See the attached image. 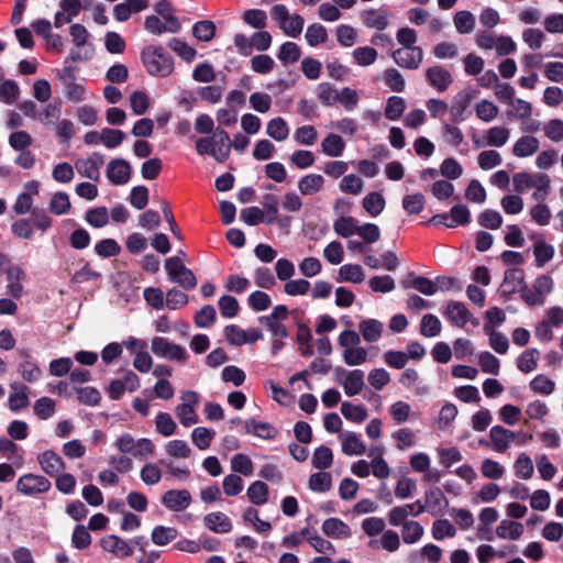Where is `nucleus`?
<instances>
[{
    "instance_id": "1",
    "label": "nucleus",
    "mask_w": 563,
    "mask_h": 563,
    "mask_svg": "<svg viewBox=\"0 0 563 563\" xmlns=\"http://www.w3.org/2000/svg\"><path fill=\"white\" fill-rule=\"evenodd\" d=\"M142 62L151 76L167 77L174 69L173 57L161 46H147L142 51Z\"/></svg>"
},
{
    "instance_id": "2",
    "label": "nucleus",
    "mask_w": 563,
    "mask_h": 563,
    "mask_svg": "<svg viewBox=\"0 0 563 563\" xmlns=\"http://www.w3.org/2000/svg\"><path fill=\"white\" fill-rule=\"evenodd\" d=\"M69 35L71 36L74 47L66 58V64L68 62L82 63L91 59L95 54V48L92 43L89 42V32L85 25L80 23L73 24L69 27Z\"/></svg>"
},
{
    "instance_id": "3",
    "label": "nucleus",
    "mask_w": 563,
    "mask_h": 563,
    "mask_svg": "<svg viewBox=\"0 0 563 563\" xmlns=\"http://www.w3.org/2000/svg\"><path fill=\"white\" fill-rule=\"evenodd\" d=\"M151 350L157 357L169 362L185 363L189 357V354L184 346L163 336H155L152 339Z\"/></svg>"
},
{
    "instance_id": "4",
    "label": "nucleus",
    "mask_w": 563,
    "mask_h": 563,
    "mask_svg": "<svg viewBox=\"0 0 563 563\" xmlns=\"http://www.w3.org/2000/svg\"><path fill=\"white\" fill-rule=\"evenodd\" d=\"M165 269L168 279L178 284L184 289H194L197 286V278L191 269L187 268L178 256H172L165 262Z\"/></svg>"
},
{
    "instance_id": "5",
    "label": "nucleus",
    "mask_w": 563,
    "mask_h": 563,
    "mask_svg": "<svg viewBox=\"0 0 563 563\" xmlns=\"http://www.w3.org/2000/svg\"><path fill=\"white\" fill-rule=\"evenodd\" d=\"M52 487L51 482L43 475L27 473L19 477L15 489L23 496H36L47 493Z\"/></svg>"
},
{
    "instance_id": "6",
    "label": "nucleus",
    "mask_w": 563,
    "mask_h": 563,
    "mask_svg": "<svg viewBox=\"0 0 563 563\" xmlns=\"http://www.w3.org/2000/svg\"><path fill=\"white\" fill-rule=\"evenodd\" d=\"M474 97L475 90L471 88L463 89L453 97L450 114L454 123H461L468 118V107Z\"/></svg>"
},
{
    "instance_id": "7",
    "label": "nucleus",
    "mask_w": 563,
    "mask_h": 563,
    "mask_svg": "<svg viewBox=\"0 0 563 563\" xmlns=\"http://www.w3.org/2000/svg\"><path fill=\"white\" fill-rule=\"evenodd\" d=\"M335 371L342 374L338 377V382L343 387L346 396L352 397L358 395L364 389L365 374L362 369L346 371L336 368Z\"/></svg>"
},
{
    "instance_id": "8",
    "label": "nucleus",
    "mask_w": 563,
    "mask_h": 563,
    "mask_svg": "<svg viewBox=\"0 0 563 563\" xmlns=\"http://www.w3.org/2000/svg\"><path fill=\"white\" fill-rule=\"evenodd\" d=\"M4 274L7 277V294L19 299L24 292L23 280L26 277L25 271L16 264H9L4 267Z\"/></svg>"
},
{
    "instance_id": "9",
    "label": "nucleus",
    "mask_w": 563,
    "mask_h": 563,
    "mask_svg": "<svg viewBox=\"0 0 563 563\" xmlns=\"http://www.w3.org/2000/svg\"><path fill=\"white\" fill-rule=\"evenodd\" d=\"M394 62L401 68L418 69L423 59L421 47L398 48L391 53Z\"/></svg>"
},
{
    "instance_id": "10",
    "label": "nucleus",
    "mask_w": 563,
    "mask_h": 563,
    "mask_svg": "<svg viewBox=\"0 0 563 563\" xmlns=\"http://www.w3.org/2000/svg\"><path fill=\"white\" fill-rule=\"evenodd\" d=\"M144 27L152 34L161 35L163 33H177L181 25L178 18L164 20L157 15H150L145 19Z\"/></svg>"
},
{
    "instance_id": "11",
    "label": "nucleus",
    "mask_w": 563,
    "mask_h": 563,
    "mask_svg": "<svg viewBox=\"0 0 563 563\" xmlns=\"http://www.w3.org/2000/svg\"><path fill=\"white\" fill-rule=\"evenodd\" d=\"M162 504L172 511H183L191 504V495L187 489H169L162 496Z\"/></svg>"
},
{
    "instance_id": "12",
    "label": "nucleus",
    "mask_w": 563,
    "mask_h": 563,
    "mask_svg": "<svg viewBox=\"0 0 563 563\" xmlns=\"http://www.w3.org/2000/svg\"><path fill=\"white\" fill-rule=\"evenodd\" d=\"M525 273L520 268H509L505 272L504 280L499 287V292L503 297H510L517 291H521L523 285Z\"/></svg>"
},
{
    "instance_id": "13",
    "label": "nucleus",
    "mask_w": 563,
    "mask_h": 563,
    "mask_svg": "<svg viewBox=\"0 0 563 563\" xmlns=\"http://www.w3.org/2000/svg\"><path fill=\"white\" fill-rule=\"evenodd\" d=\"M100 545L104 551L112 553L120 559L128 558L133 554V548L130 542L115 534H109L102 538Z\"/></svg>"
},
{
    "instance_id": "14",
    "label": "nucleus",
    "mask_w": 563,
    "mask_h": 563,
    "mask_svg": "<svg viewBox=\"0 0 563 563\" xmlns=\"http://www.w3.org/2000/svg\"><path fill=\"white\" fill-rule=\"evenodd\" d=\"M426 78L429 85L439 92L446 91L453 82L451 73L440 65L429 67L426 71Z\"/></svg>"
},
{
    "instance_id": "15",
    "label": "nucleus",
    "mask_w": 563,
    "mask_h": 563,
    "mask_svg": "<svg viewBox=\"0 0 563 563\" xmlns=\"http://www.w3.org/2000/svg\"><path fill=\"white\" fill-rule=\"evenodd\" d=\"M422 504L426 505V510L431 516L442 515L449 506L446 497L439 487H432L427 490L424 494V503Z\"/></svg>"
},
{
    "instance_id": "16",
    "label": "nucleus",
    "mask_w": 563,
    "mask_h": 563,
    "mask_svg": "<svg viewBox=\"0 0 563 563\" xmlns=\"http://www.w3.org/2000/svg\"><path fill=\"white\" fill-rule=\"evenodd\" d=\"M107 177L113 185H124L131 177V166L122 158H114L109 162Z\"/></svg>"
},
{
    "instance_id": "17",
    "label": "nucleus",
    "mask_w": 563,
    "mask_h": 563,
    "mask_svg": "<svg viewBox=\"0 0 563 563\" xmlns=\"http://www.w3.org/2000/svg\"><path fill=\"white\" fill-rule=\"evenodd\" d=\"M42 471L48 476H56L66 465L63 459L53 450H46L37 455Z\"/></svg>"
},
{
    "instance_id": "18",
    "label": "nucleus",
    "mask_w": 563,
    "mask_h": 563,
    "mask_svg": "<svg viewBox=\"0 0 563 563\" xmlns=\"http://www.w3.org/2000/svg\"><path fill=\"white\" fill-rule=\"evenodd\" d=\"M364 25L368 29L384 31L389 25V13L383 8L365 10L361 14Z\"/></svg>"
},
{
    "instance_id": "19",
    "label": "nucleus",
    "mask_w": 563,
    "mask_h": 563,
    "mask_svg": "<svg viewBox=\"0 0 563 563\" xmlns=\"http://www.w3.org/2000/svg\"><path fill=\"white\" fill-rule=\"evenodd\" d=\"M148 7V0H126L113 8V16L118 22H125L133 13H139Z\"/></svg>"
},
{
    "instance_id": "20",
    "label": "nucleus",
    "mask_w": 563,
    "mask_h": 563,
    "mask_svg": "<svg viewBox=\"0 0 563 563\" xmlns=\"http://www.w3.org/2000/svg\"><path fill=\"white\" fill-rule=\"evenodd\" d=\"M244 430L246 434L254 435L263 440L274 439L278 430L268 422H261L253 418L244 421Z\"/></svg>"
},
{
    "instance_id": "21",
    "label": "nucleus",
    "mask_w": 563,
    "mask_h": 563,
    "mask_svg": "<svg viewBox=\"0 0 563 563\" xmlns=\"http://www.w3.org/2000/svg\"><path fill=\"white\" fill-rule=\"evenodd\" d=\"M494 450L504 453L515 440L516 434L514 431L506 429L501 426H494L489 431Z\"/></svg>"
},
{
    "instance_id": "22",
    "label": "nucleus",
    "mask_w": 563,
    "mask_h": 563,
    "mask_svg": "<svg viewBox=\"0 0 563 563\" xmlns=\"http://www.w3.org/2000/svg\"><path fill=\"white\" fill-rule=\"evenodd\" d=\"M444 316L454 325L463 328L471 318V312L463 302L450 301L444 311Z\"/></svg>"
},
{
    "instance_id": "23",
    "label": "nucleus",
    "mask_w": 563,
    "mask_h": 563,
    "mask_svg": "<svg viewBox=\"0 0 563 563\" xmlns=\"http://www.w3.org/2000/svg\"><path fill=\"white\" fill-rule=\"evenodd\" d=\"M212 157L219 162L224 163L231 152V140L227 131L217 129L214 131V147Z\"/></svg>"
},
{
    "instance_id": "24",
    "label": "nucleus",
    "mask_w": 563,
    "mask_h": 563,
    "mask_svg": "<svg viewBox=\"0 0 563 563\" xmlns=\"http://www.w3.org/2000/svg\"><path fill=\"white\" fill-rule=\"evenodd\" d=\"M401 286L405 289H415L424 296H433L435 294L433 280L423 276H415L412 273L401 280Z\"/></svg>"
},
{
    "instance_id": "25",
    "label": "nucleus",
    "mask_w": 563,
    "mask_h": 563,
    "mask_svg": "<svg viewBox=\"0 0 563 563\" xmlns=\"http://www.w3.org/2000/svg\"><path fill=\"white\" fill-rule=\"evenodd\" d=\"M324 177L320 174H307L298 180V190L302 196H312L323 189Z\"/></svg>"
},
{
    "instance_id": "26",
    "label": "nucleus",
    "mask_w": 563,
    "mask_h": 563,
    "mask_svg": "<svg viewBox=\"0 0 563 563\" xmlns=\"http://www.w3.org/2000/svg\"><path fill=\"white\" fill-rule=\"evenodd\" d=\"M342 452L346 455H362L366 451L361 437L352 431H345L341 434Z\"/></svg>"
},
{
    "instance_id": "27",
    "label": "nucleus",
    "mask_w": 563,
    "mask_h": 563,
    "mask_svg": "<svg viewBox=\"0 0 563 563\" xmlns=\"http://www.w3.org/2000/svg\"><path fill=\"white\" fill-rule=\"evenodd\" d=\"M322 531L332 539H345L351 537L350 527L339 518H328L322 523Z\"/></svg>"
},
{
    "instance_id": "28",
    "label": "nucleus",
    "mask_w": 563,
    "mask_h": 563,
    "mask_svg": "<svg viewBox=\"0 0 563 563\" xmlns=\"http://www.w3.org/2000/svg\"><path fill=\"white\" fill-rule=\"evenodd\" d=\"M205 526L214 533H228L232 530V522L227 515L220 511L208 514L203 518Z\"/></svg>"
},
{
    "instance_id": "29",
    "label": "nucleus",
    "mask_w": 563,
    "mask_h": 563,
    "mask_svg": "<svg viewBox=\"0 0 563 563\" xmlns=\"http://www.w3.org/2000/svg\"><path fill=\"white\" fill-rule=\"evenodd\" d=\"M540 147L539 140L532 135L519 137L512 146V154L516 157H529L538 152Z\"/></svg>"
},
{
    "instance_id": "30",
    "label": "nucleus",
    "mask_w": 563,
    "mask_h": 563,
    "mask_svg": "<svg viewBox=\"0 0 563 563\" xmlns=\"http://www.w3.org/2000/svg\"><path fill=\"white\" fill-rule=\"evenodd\" d=\"M13 390L8 399L9 408L12 411H19L29 406V397H27V386L21 383H12L10 385Z\"/></svg>"
},
{
    "instance_id": "31",
    "label": "nucleus",
    "mask_w": 563,
    "mask_h": 563,
    "mask_svg": "<svg viewBox=\"0 0 563 563\" xmlns=\"http://www.w3.org/2000/svg\"><path fill=\"white\" fill-rule=\"evenodd\" d=\"M345 150V142L339 134L330 133L321 142V151L329 157H340Z\"/></svg>"
},
{
    "instance_id": "32",
    "label": "nucleus",
    "mask_w": 563,
    "mask_h": 563,
    "mask_svg": "<svg viewBox=\"0 0 563 563\" xmlns=\"http://www.w3.org/2000/svg\"><path fill=\"white\" fill-rule=\"evenodd\" d=\"M18 373L22 379L30 384L40 382L43 377V371L38 364L32 360L22 361L18 364Z\"/></svg>"
},
{
    "instance_id": "33",
    "label": "nucleus",
    "mask_w": 563,
    "mask_h": 563,
    "mask_svg": "<svg viewBox=\"0 0 563 563\" xmlns=\"http://www.w3.org/2000/svg\"><path fill=\"white\" fill-rule=\"evenodd\" d=\"M365 279L363 268L358 264H344L339 268L336 282L361 284Z\"/></svg>"
},
{
    "instance_id": "34",
    "label": "nucleus",
    "mask_w": 563,
    "mask_h": 563,
    "mask_svg": "<svg viewBox=\"0 0 563 563\" xmlns=\"http://www.w3.org/2000/svg\"><path fill=\"white\" fill-rule=\"evenodd\" d=\"M453 24L459 34L465 35L474 31L476 19L472 12L467 10H461L454 14Z\"/></svg>"
},
{
    "instance_id": "35",
    "label": "nucleus",
    "mask_w": 563,
    "mask_h": 563,
    "mask_svg": "<svg viewBox=\"0 0 563 563\" xmlns=\"http://www.w3.org/2000/svg\"><path fill=\"white\" fill-rule=\"evenodd\" d=\"M523 525L511 520H501L496 529V534L500 539L518 540L523 534Z\"/></svg>"
},
{
    "instance_id": "36",
    "label": "nucleus",
    "mask_w": 563,
    "mask_h": 563,
    "mask_svg": "<svg viewBox=\"0 0 563 563\" xmlns=\"http://www.w3.org/2000/svg\"><path fill=\"white\" fill-rule=\"evenodd\" d=\"M383 328V323L376 319L364 320L358 325L363 339L369 343L379 340L382 336Z\"/></svg>"
},
{
    "instance_id": "37",
    "label": "nucleus",
    "mask_w": 563,
    "mask_h": 563,
    "mask_svg": "<svg viewBox=\"0 0 563 563\" xmlns=\"http://www.w3.org/2000/svg\"><path fill=\"white\" fill-rule=\"evenodd\" d=\"M178 537V531L174 527L155 526L151 533V540L155 545L164 547Z\"/></svg>"
},
{
    "instance_id": "38",
    "label": "nucleus",
    "mask_w": 563,
    "mask_h": 563,
    "mask_svg": "<svg viewBox=\"0 0 563 563\" xmlns=\"http://www.w3.org/2000/svg\"><path fill=\"white\" fill-rule=\"evenodd\" d=\"M266 133L269 137L277 142L287 140L289 135V126L285 119L278 117L268 121L266 126Z\"/></svg>"
},
{
    "instance_id": "39",
    "label": "nucleus",
    "mask_w": 563,
    "mask_h": 563,
    "mask_svg": "<svg viewBox=\"0 0 563 563\" xmlns=\"http://www.w3.org/2000/svg\"><path fill=\"white\" fill-rule=\"evenodd\" d=\"M510 131L505 126H493L484 135L487 146L501 147L509 140Z\"/></svg>"
},
{
    "instance_id": "40",
    "label": "nucleus",
    "mask_w": 563,
    "mask_h": 563,
    "mask_svg": "<svg viewBox=\"0 0 563 563\" xmlns=\"http://www.w3.org/2000/svg\"><path fill=\"white\" fill-rule=\"evenodd\" d=\"M246 496L253 505H265L268 500V486L262 481H256L249 486Z\"/></svg>"
},
{
    "instance_id": "41",
    "label": "nucleus",
    "mask_w": 563,
    "mask_h": 563,
    "mask_svg": "<svg viewBox=\"0 0 563 563\" xmlns=\"http://www.w3.org/2000/svg\"><path fill=\"white\" fill-rule=\"evenodd\" d=\"M341 413L346 420L361 423L366 420L368 413L363 405H354L350 401H343L341 405Z\"/></svg>"
},
{
    "instance_id": "42",
    "label": "nucleus",
    "mask_w": 563,
    "mask_h": 563,
    "mask_svg": "<svg viewBox=\"0 0 563 563\" xmlns=\"http://www.w3.org/2000/svg\"><path fill=\"white\" fill-rule=\"evenodd\" d=\"M85 221L92 228L101 229L109 223V211L106 207L90 208L85 213Z\"/></svg>"
},
{
    "instance_id": "43",
    "label": "nucleus",
    "mask_w": 563,
    "mask_h": 563,
    "mask_svg": "<svg viewBox=\"0 0 563 563\" xmlns=\"http://www.w3.org/2000/svg\"><path fill=\"white\" fill-rule=\"evenodd\" d=\"M378 543H380L382 548L388 552H395L400 548L399 536L394 530H385L380 540H371L368 542V547L376 549Z\"/></svg>"
},
{
    "instance_id": "44",
    "label": "nucleus",
    "mask_w": 563,
    "mask_h": 563,
    "mask_svg": "<svg viewBox=\"0 0 563 563\" xmlns=\"http://www.w3.org/2000/svg\"><path fill=\"white\" fill-rule=\"evenodd\" d=\"M484 331L489 338V345L490 347L498 354H505L507 353L509 349V341L508 338L499 332L495 331L492 328L488 327V324L484 325Z\"/></svg>"
},
{
    "instance_id": "45",
    "label": "nucleus",
    "mask_w": 563,
    "mask_h": 563,
    "mask_svg": "<svg viewBox=\"0 0 563 563\" xmlns=\"http://www.w3.org/2000/svg\"><path fill=\"white\" fill-rule=\"evenodd\" d=\"M362 205L372 217H377L383 212L386 202L382 194L369 192L363 198Z\"/></svg>"
},
{
    "instance_id": "46",
    "label": "nucleus",
    "mask_w": 563,
    "mask_h": 563,
    "mask_svg": "<svg viewBox=\"0 0 563 563\" xmlns=\"http://www.w3.org/2000/svg\"><path fill=\"white\" fill-rule=\"evenodd\" d=\"M539 351L534 347L525 350L517 358V367L522 373L532 372L538 364Z\"/></svg>"
},
{
    "instance_id": "47",
    "label": "nucleus",
    "mask_w": 563,
    "mask_h": 563,
    "mask_svg": "<svg viewBox=\"0 0 563 563\" xmlns=\"http://www.w3.org/2000/svg\"><path fill=\"white\" fill-rule=\"evenodd\" d=\"M69 196L65 191H57L51 198L48 210L55 216H63L70 210Z\"/></svg>"
},
{
    "instance_id": "48",
    "label": "nucleus",
    "mask_w": 563,
    "mask_h": 563,
    "mask_svg": "<svg viewBox=\"0 0 563 563\" xmlns=\"http://www.w3.org/2000/svg\"><path fill=\"white\" fill-rule=\"evenodd\" d=\"M352 57L358 66L367 67L376 62L378 53L372 46H361L352 52Z\"/></svg>"
},
{
    "instance_id": "49",
    "label": "nucleus",
    "mask_w": 563,
    "mask_h": 563,
    "mask_svg": "<svg viewBox=\"0 0 563 563\" xmlns=\"http://www.w3.org/2000/svg\"><path fill=\"white\" fill-rule=\"evenodd\" d=\"M423 527L413 520L406 521L402 525L401 537L406 544L417 543L423 536Z\"/></svg>"
},
{
    "instance_id": "50",
    "label": "nucleus",
    "mask_w": 563,
    "mask_h": 563,
    "mask_svg": "<svg viewBox=\"0 0 563 563\" xmlns=\"http://www.w3.org/2000/svg\"><path fill=\"white\" fill-rule=\"evenodd\" d=\"M333 453L325 445L318 446L311 457V465L317 470H325L332 465Z\"/></svg>"
},
{
    "instance_id": "51",
    "label": "nucleus",
    "mask_w": 563,
    "mask_h": 563,
    "mask_svg": "<svg viewBox=\"0 0 563 563\" xmlns=\"http://www.w3.org/2000/svg\"><path fill=\"white\" fill-rule=\"evenodd\" d=\"M442 324L439 318L434 314H424L420 323V333L426 338H434L441 333Z\"/></svg>"
},
{
    "instance_id": "52",
    "label": "nucleus",
    "mask_w": 563,
    "mask_h": 563,
    "mask_svg": "<svg viewBox=\"0 0 563 563\" xmlns=\"http://www.w3.org/2000/svg\"><path fill=\"white\" fill-rule=\"evenodd\" d=\"M308 486L312 492L327 493L331 489L332 477L327 472L313 473L309 477Z\"/></svg>"
},
{
    "instance_id": "53",
    "label": "nucleus",
    "mask_w": 563,
    "mask_h": 563,
    "mask_svg": "<svg viewBox=\"0 0 563 563\" xmlns=\"http://www.w3.org/2000/svg\"><path fill=\"white\" fill-rule=\"evenodd\" d=\"M406 109V101L402 97L391 96L387 99L385 107V117L388 120L397 121Z\"/></svg>"
},
{
    "instance_id": "54",
    "label": "nucleus",
    "mask_w": 563,
    "mask_h": 563,
    "mask_svg": "<svg viewBox=\"0 0 563 563\" xmlns=\"http://www.w3.org/2000/svg\"><path fill=\"white\" fill-rule=\"evenodd\" d=\"M300 56L301 49L294 42L283 43L277 54L278 59L285 65L298 62Z\"/></svg>"
},
{
    "instance_id": "55",
    "label": "nucleus",
    "mask_w": 563,
    "mask_h": 563,
    "mask_svg": "<svg viewBox=\"0 0 563 563\" xmlns=\"http://www.w3.org/2000/svg\"><path fill=\"white\" fill-rule=\"evenodd\" d=\"M335 233L342 238H349L353 234H357L358 225L352 217H340L333 223Z\"/></svg>"
},
{
    "instance_id": "56",
    "label": "nucleus",
    "mask_w": 563,
    "mask_h": 563,
    "mask_svg": "<svg viewBox=\"0 0 563 563\" xmlns=\"http://www.w3.org/2000/svg\"><path fill=\"white\" fill-rule=\"evenodd\" d=\"M305 37L309 46L316 47L328 40V32L322 24L313 23L307 27Z\"/></svg>"
},
{
    "instance_id": "57",
    "label": "nucleus",
    "mask_w": 563,
    "mask_h": 563,
    "mask_svg": "<svg viewBox=\"0 0 563 563\" xmlns=\"http://www.w3.org/2000/svg\"><path fill=\"white\" fill-rule=\"evenodd\" d=\"M537 180L533 187L536 188L532 198L538 202H544L551 190L550 178L547 174L536 173Z\"/></svg>"
},
{
    "instance_id": "58",
    "label": "nucleus",
    "mask_w": 563,
    "mask_h": 563,
    "mask_svg": "<svg viewBox=\"0 0 563 563\" xmlns=\"http://www.w3.org/2000/svg\"><path fill=\"white\" fill-rule=\"evenodd\" d=\"M95 252L102 258L117 256L121 252V246L114 239H102L95 245Z\"/></svg>"
},
{
    "instance_id": "59",
    "label": "nucleus",
    "mask_w": 563,
    "mask_h": 563,
    "mask_svg": "<svg viewBox=\"0 0 563 563\" xmlns=\"http://www.w3.org/2000/svg\"><path fill=\"white\" fill-rule=\"evenodd\" d=\"M385 85L394 92H401L405 90V78L396 68H387L383 74Z\"/></svg>"
},
{
    "instance_id": "60",
    "label": "nucleus",
    "mask_w": 563,
    "mask_h": 563,
    "mask_svg": "<svg viewBox=\"0 0 563 563\" xmlns=\"http://www.w3.org/2000/svg\"><path fill=\"white\" fill-rule=\"evenodd\" d=\"M214 434L216 432L212 429L197 427L191 432V440L199 450H206L210 446Z\"/></svg>"
},
{
    "instance_id": "61",
    "label": "nucleus",
    "mask_w": 563,
    "mask_h": 563,
    "mask_svg": "<svg viewBox=\"0 0 563 563\" xmlns=\"http://www.w3.org/2000/svg\"><path fill=\"white\" fill-rule=\"evenodd\" d=\"M155 427L156 431L164 437L173 435L177 429L176 422L168 412L157 413L155 418Z\"/></svg>"
},
{
    "instance_id": "62",
    "label": "nucleus",
    "mask_w": 563,
    "mask_h": 563,
    "mask_svg": "<svg viewBox=\"0 0 563 563\" xmlns=\"http://www.w3.org/2000/svg\"><path fill=\"white\" fill-rule=\"evenodd\" d=\"M20 95L18 84L12 79H7L0 84V101L5 104L14 103Z\"/></svg>"
},
{
    "instance_id": "63",
    "label": "nucleus",
    "mask_w": 563,
    "mask_h": 563,
    "mask_svg": "<svg viewBox=\"0 0 563 563\" xmlns=\"http://www.w3.org/2000/svg\"><path fill=\"white\" fill-rule=\"evenodd\" d=\"M317 96L323 106L331 107L338 102L339 91L331 84L321 82L318 85Z\"/></svg>"
},
{
    "instance_id": "64",
    "label": "nucleus",
    "mask_w": 563,
    "mask_h": 563,
    "mask_svg": "<svg viewBox=\"0 0 563 563\" xmlns=\"http://www.w3.org/2000/svg\"><path fill=\"white\" fill-rule=\"evenodd\" d=\"M475 112L482 121L492 122L498 115L499 109L492 101L483 99L476 103Z\"/></svg>"
}]
</instances>
